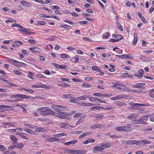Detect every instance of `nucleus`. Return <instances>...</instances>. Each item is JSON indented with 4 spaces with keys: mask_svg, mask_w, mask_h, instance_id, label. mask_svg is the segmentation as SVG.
I'll use <instances>...</instances> for the list:
<instances>
[{
    "mask_svg": "<svg viewBox=\"0 0 154 154\" xmlns=\"http://www.w3.org/2000/svg\"><path fill=\"white\" fill-rule=\"evenodd\" d=\"M37 111L43 116H46L51 114L53 115V112H54L51 109L47 107H43L38 109Z\"/></svg>",
    "mask_w": 154,
    "mask_h": 154,
    "instance_id": "2",
    "label": "nucleus"
},
{
    "mask_svg": "<svg viewBox=\"0 0 154 154\" xmlns=\"http://www.w3.org/2000/svg\"><path fill=\"white\" fill-rule=\"evenodd\" d=\"M0 80L1 81L4 82H5L9 84L10 85V86H9V87H14V86H17V85H16L14 83H9L8 81L5 79L3 78H0Z\"/></svg>",
    "mask_w": 154,
    "mask_h": 154,
    "instance_id": "18",
    "label": "nucleus"
},
{
    "mask_svg": "<svg viewBox=\"0 0 154 154\" xmlns=\"http://www.w3.org/2000/svg\"><path fill=\"white\" fill-rule=\"evenodd\" d=\"M134 39L133 41V45L135 46L136 45L138 41V38L137 35L134 33Z\"/></svg>",
    "mask_w": 154,
    "mask_h": 154,
    "instance_id": "27",
    "label": "nucleus"
},
{
    "mask_svg": "<svg viewBox=\"0 0 154 154\" xmlns=\"http://www.w3.org/2000/svg\"><path fill=\"white\" fill-rule=\"evenodd\" d=\"M115 38L116 39L118 40L119 41V40L122 39L123 37L121 35H117Z\"/></svg>",
    "mask_w": 154,
    "mask_h": 154,
    "instance_id": "49",
    "label": "nucleus"
},
{
    "mask_svg": "<svg viewBox=\"0 0 154 154\" xmlns=\"http://www.w3.org/2000/svg\"><path fill=\"white\" fill-rule=\"evenodd\" d=\"M76 99L77 100H85V97H84V96H82L79 97H78Z\"/></svg>",
    "mask_w": 154,
    "mask_h": 154,
    "instance_id": "59",
    "label": "nucleus"
},
{
    "mask_svg": "<svg viewBox=\"0 0 154 154\" xmlns=\"http://www.w3.org/2000/svg\"><path fill=\"white\" fill-rule=\"evenodd\" d=\"M6 147L4 146L0 145V150L1 151H4L6 150Z\"/></svg>",
    "mask_w": 154,
    "mask_h": 154,
    "instance_id": "51",
    "label": "nucleus"
},
{
    "mask_svg": "<svg viewBox=\"0 0 154 154\" xmlns=\"http://www.w3.org/2000/svg\"><path fill=\"white\" fill-rule=\"evenodd\" d=\"M7 60L11 62L14 66L18 67H21L22 66H26V64L23 63L18 61L15 60L11 58H8Z\"/></svg>",
    "mask_w": 154,
    "mask_h": 154,
    "instance_id": "4",
    "label": "nucleus"
},
{
    "mask_svg": "<svg viewBox=\"0 0 154 154\" xmlns=\"http://www.w3.org/2000/svg\"><path fill=\"white\" fill-rule=\"evenodd\" d=\"M93 95L97 96L98 97H102V94L100 93H95L93 94Z\"/></svg>",
    "mask_w": 154,
    "mask_h": 154,
    "instance_id": "60",
    "label": "nucleus"
},
{
    "mask_svg": "<svg viewBox=\"0 0 154 154\" xmlns=\"http://www.w3.org/2000/svg\"><path fill=\"white\" fill-rule=\"evenodd\" d=\"M125 96L124 95L119 94L116 96L111 97L110 99L111 100H119L121 98L125 99Z\"/></svg>",
    "mask_w": 154,
    "mask_h": 154,
    "instance_id": "12",
    "label": "nucleus"
},
{
    "mask_svg": "<svg viewBox=\"0 0 154 154\" xmlns=\"http://www.w3.org/2000/svg\"><path fill=\"white\" fill-rule=\"evenodd\" d=\"M82 86L84 87H87L89 88L91 87V85L87 83H86L85 84H83L82 85Z\"/></svg>",
    "mask_w": 154,
    "mask_h": 154,
    "instance_id": "54",
    "label": "nucleus"
},
{
    "mask_svg": "<svg viewBox=\"0 0 154 154\" xmlns=\"http://www.w3.org/2000/svg\"><path fill=\"white\" fill-rule=\"evenodd\" d=\"M136 116V115L135 113H132L131 114L128 115L127 118L130 120H133L135 116Z\"/></svg>",
    "mask_w": 154,
    "mask_h": 154,
    "instance_id": "33",
    "label": "nucleus"
},
{
    "mask_svg": "<svg viewBox=\"0 0 154 154\" xmlns=\"http://www.w3.org/2000/svg\"><path fill=\"white\" fill-rule=\"evenodd\" d=\"M81 115V113L78 112L76 113L75 114L73 115V117L74 118H77L80 117V116Z\"/></svg>",
    "mask_w": 154,
    "mask_h": 154,
    "instance_id": "58",
    "label": "nucleus"
},
{
    "mask_svg": "<svg viewBox=\"0 0 154 154\" xmlns=\"http://www.w3.org/2000/svg\"><path fill=\"white\" fill-rule=\"evenodd\" d=\"M78 141L76 140H72L69 142H65L64 143V144L66 145H69L70 144H75Z\"/></svg>",
    "mask_w": 154,
    "mask_h": 154,
    "instance_id": "24",
    "label": "nucleus"
},
{
    "mask_svg": "<svg viewBox=\"0 0 154 154\" xmlns=\"http://www.w3.org/2000/svg\"><path fill=\"white\" fill-rule=\"evenodd\" d=\"M149 118L148 115L144 116H141L140 118V119L141 120H147Z\"/></svg>",
    "mask_w": 154,
    "mask_h": 154,
    "instance_id": "39",
    "label": "nucleus"
},
{
    "mask_svg": "<svg viewBox=\"0 0 154 154\" xmlns=\"http://www.w3.org/2000/svg\"><path fill=\"white\" fill-rule=\"evenodd\" d=\"M117 105L119 106H122L124 105H126V104L124 103L123 102L121 101H117L116 102Z\"/></svg>",
    "mask_w": 154,
    "mask_h": 154,
    "instance_id": "48",
    "label": "nucleus"
},
{
    "mask_svg": "<svg viewBox=\"0 0 154 154\" xmlns=\"http://www.w3.org/2000/svg\"><path fill=\"white\" fill-rule=\"evenodd\" d=\"M129 104L132 105L134 106H148L149 107L150 106V105L149 103H133L132 102H130L129 103Z\"/></svg>",
    "mask_w": 154,
    "mask_h": 154,
    "instance_id": "11",
    "label": "nucleus"
},
{
    "mask_svg": "<svg viewBox=\"0 0 154 154\" xmlns=\"http://www.w3.org/2000/svg\"><path fill=\"white\" fill-rule=\"evenodd\" d=\"M60 80L61 81H65L67 82H69V79L66 78H60Z\"/></svg>",
    "mask_w": 154,
    "mask_h": 154,
    "instance_id": "56",
    "label": "nucleus"
},
{
    "mask_svg": "<svg viewBox=\"0 0 154 154\" xmlns=\"http://www.w3.org/2000/svg\"><path fill=\"white\" fill-rule=\"evenodd\" d=\"M86 152V151L85 150L76 149V154H84Z\"/></svg>",
    "mask_w": 154,
    "mask_h": 154,
    "instance_id": "32",
    "label": "nucleus"
},
{
    "mask_svg": "<svg viewBox=\"0 0 154 154\" xmlns=\"http://www.w3.org/2000/svg\"><path fill=\"white\" fill-rule=\"evenodd\" d=\"M149 95L150 97L154 98V93L153 91H150Z\"/></svg>",
    "mask_w": 154,
    "mask_h": 154,
    "instance_id": "62",
    "label": "nucleus"
},
{
    "mask_svg": "<svg viewBox=\"0 0 154 154\" xmlns=\"http://www.w3.org/2000/svg\"><path fill=\"white\" fill-rule=\"evenodd\" d=\"M26 28H24L23 27L21 26L20 25V26H19L18 27V29L20 31V32H24V31L26 29H25Z\"/></svg>",
    "mask_w": 154,
    "mask_h": 154,
    "instance_id": "45",
    "label": "nucleus"
},
{
    "mask_svg": "<svg viewBox=\"0 0 154 154\" xmlns=\"http://www.w3.org/2000/svg\"><path fill=\"white\" fill-rule=\"evenodd\" d=\"M23 131L30 134L33 135L35 133V132L30 129L25 128L23 129Z\"/></svg>",
    "mask_w": 154,
    "mask_h": 154,
    "instance_id": "26",
    "label": "nucleus"
},
{
    "mask_svg": "<svg viewBox=\"0 0 154 154\" xmlns=\"http://www.w3.org/2000/svg\"><path fill=\"white\" fill-rule=\"evenodd\" d=\"M145 84L143 83H139L135 84V85L132 86V88H144L143 86Z\"/></svg>",
    "mask_w": 154,
    "mask_h": 154,
    "instance_id": "15",
    "label": "nucleus"
},
{
    "mask_svg": "<svg viewBox=\"0 0 154 154\" xmlns=\"http://www.w3.org/2000/svg\"><path fill=\"white\" fill-rule=\"evenodd\" d=\"M20 4L21 5L26 7H30L32 6V5L30 3L26 1H21L20 2Z\"/></svg>",
    "mask_w": 154,
    "mask_h": 154,
    "instance_id": "23",
    "label": "nucleus"
},
{
    "mask_svg": "<svg viewBox=\"0 0 154 154\" xmlns=\"http://www.w3.org/2000/svg\"><path fill=\"white\" fill-rule=\"evenodd\" d=\"M66 152L67 153L72 154H76V149L73 150L72 149H69L66 150Z\"/></svg>",
    "mask_w": 154,
    "mask_h": 154,
    "instance_id": "28",
    "label": "nucleus"
},
{
    "mask_svg": "<svg viewBox=\"0 0 154 154\" xmlns=\"http://www.w3.org/2000/svg\"><path fill=\"white\" fill-rule=\"evenodd\" d=\"M110 34L109 32H106L104 33L102 36V38L103 39H107L109 36Z\"/></svg>",
    "mask_w": 154,
    "mask_h": 154,
    "instance_id": "35",
    "label": "nucleus"
},
{
    "mask_svg": "<svg viewBox=\"0 0 154 154\" xmlns=\"http://www.w3.org/2000/svg\"><path fill=\"white\" fill-rule=\"evenodd\" d=\"M14 21L15 22H16V20H14L12 18H10L9 20H6L5 22L7 23H12Z\"/></svg>",
    "mask_w": 154,
    "mask_h": 154,
    "instance_id": "41",
    "label": "nucleus"
},
{
    "mask_svg": "<svg viewBox=\"0 0 154 154\" xmlns=\"http://www.w3.org/2000/svg\"><path fill=\"white\" fill-rule=\"evenodd\" d=\"M13 72L14 73L15 75H22V73L19 71L15 70H14L13 71Z\"/></svg>",
    "mask_w": 154,
    "mask_h": 154,
    "instance_id": "57",
    "label": "nucleus"
},
{
    "mask_svg": "<svg viewBox=\"0 0 154 154\" xmlns=\"http://www.w3.org/2000/svg\"><path fill=\"white\" fill-rule=\"evenodd\" d=\"M9 98L11 99L8 100L9 102H17L21 100L18 97V94L16 95H11Z\"/></svg>",
    "mask_w": 154,
    "mask_h": 154,
    "instance_id": "7",
    "label": "nucleus"
},
{
    "mask_svg": "<svg viewBox=\"0 0 154 154\" xmlns=\"http://www.w3.org/2000/svg\"><path fill=\"white\" fill-rule=\"evenodd\" d=\"M80 57L77 56L74 57H72L70 59L71 62L73 63H77L79 60Z\"/></svg>",
    "mask_w": 154,
    "mask_h": 154,
    "instance_id": "17",
    "label": "nucleus"
},
{
    "mask_svg": "<svg viewBox=\"0 0 154 154\" xmlns=\"http://www.w3.org/2000/svg\"><path fill=\"white\" fill-rule=\"evenodd\" d=\"M133 129L131 125L130 124H128L126 125L118 126L115 128L116 130L118 131L127 132L131 131Z\"/></svg>",
    "mask_w": 154,
    "mask_h": 154,
    "instance_id": "3",
    "label": "nucleus"
},
{
    "mask_svg": "<svg viewBox=\"0 0 154 154\" xmlns=\"http://www.w3.org/2000/svg\"><path fill=\"white\" fill-rule=\"evenodd\" d=\"M29 50L32 53L35 52L37 53H40L41 51V49L38 47H32L29 48Z\"/></svg>",
    "mask_w": 154,
    "mask_h": 154,
    "instance_id": "13",
    "label": "nucleus"
},
{
    "mask_svg": "<svg viewBox=\"0 0 154 154\" xmlns=\"http://www.w3.org/2000/svg\"><path fill=\"white\" fill-rule=\"evenodd\" d=\"M14 44L12 45V46L14 47H17L20 45L23 44V43L17 41H15L14 42Z\"/></svg>",
    "mask_w": 154,
    "mask_h": 154,
    "instance_id": "25",
    "label": "nucleus"
},
{
    "mask_svg": "<svg viewBox=\"0 0 154 154\" xmlns=\"http://www.w3.org/2000/svg\"><path fill=\"white\" fill-rule=\"evenodd\" d=\"M116 88L117 89L119 90H122V91H128V88L126 87L122 88V87H121L120 86H117L116 87Z\"/></svg>",
    "mask_w": 154,
    "mask_h": 154,
    "instance_id": "37",
    "label": "nucleus"
},
{
    "mask_svg": "<svg viewBox=\"0 0 154 154\" xmlns=\"http://www.w3.org/2000/svg\"><path fill=\"white\" fill-rule=\"evenodd\" d=\"M134 123L135 124H140L141 125H146L147 123L142 120L139 119L135 120L134 121Z\"/></svg>",
    "mask_w": 154,
    "mask_h": 154,
    "instance_id": "16",
    "label": "nucleus"
},
{
    "mask_svg": "<svg viewBox=\"0 0 154 154\" xmlns=\"http://www.w3.org/2000/svg\"><path fill=\"white\" fill-rule=\"evenodd\" d=\"M97 98L93 97H90L89 100L92 102H97Z\"/></svg>",
    "mask_w": 154,
    "mask_h": 154,
    "instance_id": "44",
    "label": "nucleus"
},
{
    "mask_svg": "<svg viewBox=\"0 0 154 154\" xmlns=\"http://www.w3.org/2000/svg\"><path fill=\"white\" fill-rule=\"evenodd\" d=\"M117 27L118 29L121 31H122L123 30V28H122L121 25L119 23H117Z\"/></svg>",
    "mask_w": 154,
    "mask_h": 154,
    "instance_id": "47",
    "label": "nucleus"
},
{
    "mask_svg": "<svg viewBox=\"0 0 154 154\" xmlns=\"http://www.w3.org/2000/svg\"><path fill=\"white\" fill-rule=\"evenodd\" d=\"M60 26L62 28L65 29H68L70 27V26L68 25L65 24L60 25Z\"/></svg>",
    "mask_w": 154,
    "mask_h": 154,
    "instance_id": "43",
    "label": "nucleus"
},
{
    "mask_svg": "<svg viewBox=\"0 0 154 154\" xmlns=\"http://www.w3.org/2000/svg\"><path fill=\"white\" fill-rule=\"evenodd\" d=\"M151 143V141L146 140H137V145L139 146L140 145H144L145 144H150Z\"/></svg>",
    "mask_w": 154,
    "mask_h": 154,
    "instance_id": "9",
    "label": "nucleus"
},
{
    "mask_svg": "<svg viewBox=\"0 0 154 154\" xmlns=\"http://www.w3.org/2000/svg\"><path fill=\"white\" fill-rule=\"evenodd\" d=\"M10 138L13 141V142H14V143L17 142V139L15 136L12 135H10Z\"/></svg>",
    "mask_w": 154,
    "mask_h": 154,
    "instance_id": "34",
    "label": "nucleus"
},
{
    "mask_svg": "<svg viewBox=\"0 0 154 154\" xmlns=\"http://www.w3.org/2000/svg\"><path fill=\"white\" fill-rule=\"evenodd\" d=\"M18 97L21 99L22 100L23 99H28L33 100H34V98L28 96L25 94H18Z\"/></svg>",
    "mask_w": 154,
    "mask_h": 154,
    "instance_id": "10",
    "label": "nucleus"
},
{
    "mask_svg": "<svg viewBox=\"0 0 154 154\" xmlns=\"http://www.w3.org/2000/svg\"><path fill=\"white\" fill-rule=\"evenodd\" d=\"M11 107L8 106L0 105V112H3L8 110Z\"/></svg>",
    "mask_w": 154,
    "mask_h": 154,
    "instance_id": "14",
    "label": "nucleus"
},
{
    "mask_svg": "<svg viewBox=\"0 0 154 154\" xmlns=\"http://www.w3.org/2000/svg\"><path fill=\"white\" fill-rule=\"evenodd\" d=\"M4 153L5 154H14L15 152L13 151H7Z\"/></svg>",
    "mask_w": 154,
    "mask_h": 154,
    "instance_id": "55",
    "label": "nucleus"
},
{
    "mask_svg": "<svg viewBox=\"0 0 154 154\" xmlns=\"http://www.w3.org/2000/svg\"><path fill=\"white\" fill-rule=\"evenodd\" d=\"M60 139L54 137H51L46 139V140L48 142H53L55 141H59Z\"/></svg>",
    "mask_w": 154,
    "mask_h": 154,
    "instance_id": "19",
    "label": "nucleus"
},
{
    "mask_svg": "<svg viewBox=\"0 0 154 154\" xmlns=\"http://www.w3.org/2000/svg\"><path fill=\"white\" fill-rule=\"evenodd\" d=\"M70 98L71 99L69 100V102L71 103H74L76 99L75 97H71Z\"/></svg>",
    "mask_w": 154,
    "mask_h": 154,
    "instance_id": "61",
    "label": "nucleus"
},
{
    "mask_svg": "<svg viewBox=\"0 0 154 154\" xmlns=\"http://www.w3.org/2000/svg\"><path fill=\"white\" fill-rule=\"evenodd\" d=\"M88 22L86 20H84L83 21H80L79 22V23L81 24H86L88 23Z\"/></svg>",
    "mask_w": 154,
    "mask_h": 154,
    "instance_id": "63",
    "label": "nucleus"
},
{
    "mask_svg": "<svg viewBox=\"0 0 154 154\" xmlns=\"http://www.w3.org/2000/svg\"><path fill=\"white\" fill-rule=\"evenodd\" d=\"M121 58H125V59H133L134 58L133 56H131L129 57L128 55V54H123L119 56Z\"/></svg>",
    "mask_w": 154,
    "mask_h": 154,
    "instance_id": "21",
    "label": "nucleus"
},
{
    "mask_svg": "<svg viewBox=\"0 0 154 154\" xmlns=\"http://www.w3.org/2000/svg\"><path fill=\"white\" fill-rule=\"evenodd\" d=\"M67 135V134H66L63 133H60L57 134H55L54 135V136L55 137H63V136H66Z\"/></svg>",
    "mask_w": 154,
    "mask_h": 154,
    "instance_id": "31",
    "label": "nucleus"
},
{
    "mask_svg": "<svg viewBox=\"0 0 154 154\" xmlns=\"http://www.w3.org/2000/svg\"><path fill=\"white\" fill-rule=\"evenodd\" d=\"M25 29H26V30H25L23 32H25V34L26 35H31L33 34L34 33V32H30V30L28 28H26Z\"/></svg>",
    "mask_w": 154,
    "mask_h": 154,
    "instance_id": "29",
    "label": "nucleus"
},
{
    "mask_svg": "<svg viewBox=\"0 0 154 154\" xmlns=\"http://www.w3.org/2000/svg\"><path fill=\"white\" fill-rule=\"evenodd\" d=\"M112 145V143H101L100 146H97L95 147L93 149V152L96 153L97 152H98L99 151L102 152L106 148H109L111 147Z\"/></svg>",
    "mask_w": 154,
    "mask_h": 154,
    "instance_id": "1",
    "label": "nucleus"
},
{
    "mask_svg": "<svg viewBox=\"0 0 154 154\" xmlns=\"http://www.w3.org/2000/svg\"><path fill=\"white\" fill-rule=\"evenodd\" d=\"M92 68L94 70H98L100 69L98 68V66H93L92 67Z\"/></svg>",
    "mask_w": 154,
    "mask_h": 154,
    "instance_id": "64",
    "label": "nucleus"
},
{
    "mask_svg": "<svg viewBox=\"0 0 154 154\" xmlns=\"http://www.w3.org/2000/svg\"><path fill=\"white\" fill-rule=\"evenodd\" d=\"M45 24V22L44 21H38V23H37L36 25L37 26H38L39 25L43 26Z\"/></svg>",
    "mask_w": 154,
    "mask_h": 154,
    "instance_id": "53",
    "label": "nucleus"
},
{
    "mask_svg": "<svg viewBox=\"0 0 154 154\" xmlns=\"http://www.w3.org/2000/svg\"><path fill=\"white\" fill-rule=\"evenodd\" d=\"M24 125L32 128H34L35 126V125H33L30 124H24Z\"/></svg>",
    "mask_w": 154,
    "mask_h": 154,
    "instance_id": "38",
    "label": "nucleus"
},
{
    "mask_svg": "<svg viewBox=\"0 0 154 154\" xmlns=\"http://www.w3.org/2000/svg\"><path fill=\"white\" fill-rule=\"evenodd\" d=\"M128 91L131 92H135V93H139L141 92V90H139L136 89L134 90H129L128 89Z\"/></svg>",
    "mask_w": 154,
    "mask_h": 154,
    "instance_id": "50",
    "label": "nucleus"
},
{
    "mask_svg": "<svg viewBox=\"0 0 154 154\" xmlns=\"http://www.w3.org/2000/svg\"><path fill=\"white\" fill-rule=\"evenodd\" d=\"M128 145H132L137 144V140H128Z\"/></svg>",
    "mask_w": 154,
    "mask_h": 154,
    "instance_id": "30",
    "label": "nucleus"
},
{
    "mask_svg": "<svg viewBox=\"0 0 154 154\" xmlns=\"http://www.w3.org/2000/svg\"><path fill=\"white\" fill-rule=\"evenodd\" d=\"M105 127V125H104L96 124L91 125V128L92 129H95L96 128H104Z\"/></svg>",
    "mask_w": 154,
    "mask_h": 154,
    "instance_id": "8",
    "label": "nucleus"
},
{
    "mask_svg": "<svg viewBox=\"0 0 154 154\" xmlns=\"http://www.w3.org/2000/svg\"><path fill=\"white\" fill-rule=\"evenodd\" d=\"M52 108L56 111L57 113L59 111H63L64 109V107L62 106H59L55 105H52Z\"/></svg>",
    "mask_w": 154,
    "mask_h": 154,
    "instance_id": "6",
    "label": "nucleus"
},
{
    "mask_svg": "<svg viewBox=\"0 0 154 154\" xmlns=\"http://www.w3.org/2000/svg\"><path fill=\"white\" fill-rule=\"evenodd\" d=\"M39 88L49 89L50 88V87L49 86H47L44 85H39Z\"/></svg>",
    "mask_w": 154,
    "mask_h": 154,
    "instance_id": "40",
    "label": "nucleus"
},
{
    "mask_svg": "<svg viewBox=\"0 0 154 154\" xmlns=\"http://www.w3.org/2000/svg\"><path fill=\"white\" fill-rule=\"evenodd\" d=\"M51 65L52 66H53L55 67L56 68H57L58 69H60V65L57 64L55 63H51Z\"/></svg>",
    "mask_w": 154,
    "mask_h": 154,
    "instance_id": "46",
    "label": "nucleus"
},
{
    "mask_svg": "<svg viewBox=\"0 0 154 154\" xmlns=\"http://www.w3.org/2000/svg\"><path fill=\"white\" fill-rule=\"evenodd\" d=\"M12 144H13L18 149H20L22 148L24 146L23 144L20 143H18L17 142L14 143V142H12Z\"/></svg>",
    "mask_w": 154,
    "mask_h": 154,
    "instance_id": "20",
    "label": "nucleus"
},
{
    "mask_svg": "<svg viewBox=\"0 0 154 154\" xmlns=\"http://www.w3.org/2000/svg\"><path fill=\"white\" fill-rule=\"evenodd\" d=\"M104 116L103 115L98 114L94 115V117L97 118H102Z\"/></svg>",
    "mask_w": 154,
    "mask_h": 154,
    "instance_id": "52",
    "label": "nucleus"
},
{
    "mask_svg": "<svg viewBox=\"0 0 154 154\" xmlns=\"http://www.w3.org/2000/svg\"><path fill=\"white\" fill-rule=\"evenodd\" d=\"M95 141V140L94 139H88L83 141L82 143L83 144L85 145L88 143H93Z\"/></svg>",
    "mask_w": 154,
    "mask_h": 154,
    "instance_id": "22",
    "label": "nucleus"
},
{
    "mask_svg": "<svg viewBox=\"0 0 154 154\" xmlns=\"http://www.w3.org/2000/svg\"><path fill=\"white\" fill-rule=\"evenodd\" d=\"M53 115L57 117H59L61 118L65 119L66 118L67 115L66 114L65 112H61L59 111L58 112H53Z\"/></svg>",
    "mask_w": 154,
    "mask_h": 154,
    "instance_id": "5",
    "label": "nucleus"
},
{
    "mask_svg": "<svg viewBox=\"0 0 154 154\" xmlns=\"http://www.w3.org/2000/svg\"><path fill=\"white\" fill-rule=\"evenodd\" d=\"M68 124L67 123L62 122L60 123V127L62 128H66L68 125Z\"/></svg>",
    "mask_w": 154,
    "mask_h": 154,
    "instance_id": "36",
    "label": "nucleus"
},
{
    "mask_svg": "<svg viewBox=\"0 0 154 154\" xmlns=\"http://www.w3.org/2000/svg\"><path fill=\"white\" fill-rule=\"evenodd\" d=\"M60 56L61 57L64 58L70 57L68 54L64 53L61 54L60 55Z\"/></svg>",
    "mask_w": 154,
    "mask_h": 154,
    "instance_id": "42",
    "label": "nucleus"
}]
</instances>
